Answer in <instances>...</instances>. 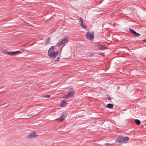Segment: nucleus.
<instances>
[{
    "mask_svg": "<svg viewBox=\"0 0 146 146\" xmlns=\"http://www.w3.org/2000/svg\"><path fill=\"white\" fill-rule=\"evenodd\" d=\"M54 46H52L49 49L48 54H49L53 52V51L54 50Z\"/></svg>",
    "mask_w": 146,
    "mask_h": 146,
    "instance_id": "nucleus-9",
    "label": "nucleus"
},
{
    "mask_svg": "<svg viewBox=\"0 0 146 146\" xmlns=\"http://www.w3.org/2000/svg\"><path fill=\"white\" fill-rule=\"evenodd\" d=\"M66 117V116L65 115H62L59 118H57L56 120H60L61 121H62L65 119Z\"/></svg>",
    "mask_w": 146,
    "mask_h": 146,
    "instance_id": "nucleus-10",
    "label": "nucleus"
},
{
    "mask_svg": "<svg viewBox=\"0 0 146 146\" xmlns=\"http://www.w3.org/2000/svg\"><path fill=\"white\" fill-rule=\"evenodd\" d=\"M98 46V48L100 49H105L107 48L104 45H99Z\"/></svg>",
    "mask_w": 146,
    "mask_h": 146,
    "instance_id": "nucleus-11",
    "label": "nucleus"
},
{
    "mask_svg": "<svg viewBox=\"0 0 146 146\" xmlns=\"http://www.w3.org/2000/svg\"><path fill=\"white\" fill-rule=\"evenodd\" d=\"M67 104V103L66 101L63 100L62 102L61 103L60 106L61 107L65 106Z\"/></svg>",
    "mask_w": 146,
    "mask_h": 146,
    "instance_id": "nucleus-12",
    "label": "nucleus"
},
{
    "mask_svg": "<svg viewBox=\"0 0 146 146\" xmlns=\"http://www.w3.org/2000/svg\"><path fill=\"white\" fill-rule=\"evenodd\" d=\"M130 31L131 32L133 33L134 34V33L135 32V31L134 30L132 29H130Z\"/></svg>",
    "mask_w": 146,
    "mask_h": 146,
    "instance_id": "nucleus-18",
    "label": "nucleus"
},
{
    "mask_svg": "<svg viewBox=\"0 0 146 146\" xmlns=\"http://www.w3.org/2000/svg\"><path fill=\"white\" fill-rule=\"evenodd\" d=\"M79 21L80 23V25L86 31L88 30V29L87 28L86 25H84L83 24V19L82 18H80L79 19Z\"/></svg>",
    "mask_w": 146,
    "mask_h": 146,
    "instance_id": "nucleus-5",
    "label": "nucleus"
},
{
    "mask_svg": "<svg viewBox=\"0 0 146 146\" xmlns=\"http://www.w3.org/2000/svg\"><path fill=\"white\" fill-rule=\"evenodd\" d=\"M3 52L11 56H14L17 54L18 53H21L22 52L19 51L15 52H8L6 50H4Z\"/></svg>",
    "mask_w": 146,
    "mask_h": 146,
    "instance_id": "nucleus-3",
    "label": "nucleus"
},
{
    "mask_svg": "<svg viewBox=\"0 0 146 146\" xmlns=\"http://www.w3.org/2000/svg\"><path fill=\"white\" fill-rule=\"evenodd\" d=\"M75 91L73 88H70L68 92V93L67 95L64 96L63 98L65 99H67L71 97L74 94Z\"/></svg>",
    "mask_w": 146,
    "mask_h": 146,
    "instance_id": "nucleus-1",
    "label": "nucleus"
},
{
    "mask_svg": "<svg viewBox=\"0 0 146 146\" xmlns=\"http://www.w3.org/2000/svg\"><path fill=\"white\" fill-rule=\"evenodd\" d=\"M60 59V57H58L57 58V59L55 60V62H56L58 61Z\"/></svg>",
    "mask_w": 146,
    "mask_h": 146,
    "instance_id": "nucleus-19",
    "label": "nucleus"
},
{
    "mask_svg": "<svg viewBox=\"0 0 146 146\" xmlns=\"http://www.w3.org/2000/svg\"><path fill=\"white\" fill-rule=\"evenodd\" d=\"M129 139V138L128 137L119 136L117 138L116 142L121 143H124L128 141Z\"/></svg>",
    "mask_w": 146,
    "mask_h": 146,
    "instance_id": "nucleus-2",
    "label": "nucleus"
},
{
    "mask_svg": "<svg viewBox=\"0 0 146 146\" xmlns=\"http://www.w3.org/2000/svg\"><path fill=\"white\" fill-rule=\"evenodd\" d=\"M50 41V38H48L46 39L45 41L46 43L45 44H47L49 43V42Z\"/></svg>",
    "mask_w": 146,
    "mask_h": 146,
    "instance_id": "nucleus-14",
    "label": "nucleus"
},
{
    "mask_svg": "<svg viewBox=\"0 0 146 146\" xmlns=\"http://www.w3.org/2000/svg\"><path fill=\"white\" fill-rule=\"evenodd\" d=\"M68 41V40L67 37H65L61 40L60 42L59 43V46H62L67 43Z\"/></svg>",
    "mask_w": 146,
    "mask_h": 146,
    "instance_id": "nucleus-6",
    "label": "nucleus"
},
{
    "mask_svg": "<svg viewBox=\"0 0 146 146\" xmlns=\"http://www.w3.org/2000/svg\"><path fill=\"white\" fill-rule=\"evenodd\" d=\"M98 54L100 55H102L103 56H105V55L104 53L100 52Z\"/></svg>",
    "mask_w": 146,
    "mask_h": 146,
    "instance_id": "nucleus-16",
    "label": "nucleus"
},
{
    "mask_svg": "<svg viewBox=\"0 0 146 146\" xmlns=\"http://www.w3.org/2000/svg\"><path fill=\"white\" fill-rule=\"evenodd\" d=\"M135 122L136 124L138 125H140L141 123V122L140 121L137 119L135 120Z\"/></svg>",
    "mask_w": 146,
    "mask_h": 146,
    "instance_id": "nucleus-15",
    "label": "nucleus"
},
{
    "mask_svg": "<svg viewBox=\"0 0 146 146\" xmlns=\"http://www.w3.org/2000/svg\"><path fill=\"white\" fill-rule=\"evenodd\" d=\"M37 135H36V133L35 132H33L29 134L26 137L28 139H31L37 136Z\"/></svg>",
    "mask_w": 146,
    "mask_h": 146,
    "instance_id": "nucleus-8",
    "label": "nucleus"
},
{
    "mask_svg": "<svg viewBox=\"0 0 146 146\" xmlns=\"http://www.w3.org/2000/svg\"><path fill=\"white\" fill-rule=\"evenodd\" d=\"M113 105L112 104H108L107 105V107L108 108L111 109L113 108Z\"/></svg>",
    "mask_w": 146,
    "mask_h": 146,
    "instance_id": "nucleus-13",
    "label": "nucleus"
},
{
    "mask_svg": "<svg viewBox=\"0 0 146 146\" xmlns=\"http://www.w3.org/2000/svg\"><path fill=\"white\" fill-rule=\"evenodd\" d=\"M143 41H145V42H146V39H145V40H143Z\"/></svg>",
    "mask_w": 146,
    "mask_h": 146,
    "instance_id": "nucleus-21",
    "label": "nucleus"
},
{
    "mask_svg": "<svg viewBox=\"0 0 146 146\" xmlns=\"http://www.w3.org/2000/svg\"><path fill=\"white\" fill-rule=\"evenodd\" d=\"M134 34L135 35L137 36H140V34H139V33H136V32Z\"/></svg>",
    "mask_w": 146,
    "mask_h": 146,
    "instance_id": "nucleus-17",
    "label": "nucleus"
},
{
    "mask_svg": "<svg viewBox=\"0 0 146 146\" xmlns=\"http://www.w3.org/2000/svg\"><path fill=\"white\" fill-rule=\"evenodd\" d=\"M58 54V51H55L54 52L48 54V55L50 56V58H54Z\"/></svg>",
    "mask_w": 146,
    "mask_h": 146,
    "instance_id": "nucleus-7",
    "label": "nucleus"
},
{
    "mask_svg": "<svg viewBox=\"0 0 146 146\" xmlns=\"http://www.w3.org/2000/svg\"><path fill=\"white\" fill-rule=\"evenodd\" d=\"M87 38L90 40H92L94 38V35L92 33L88 32L86 34Z\"/></svg>",
    "mask_w": 146,
    "mask_h": 146,
    "instance_id": "nucleus-4",
    "label": "nucleus"
},
{
    "mask_svg": "<svg viewBox=\"0 0 146 146\" xmlns=\"http://www.w3.org/2000/svg\"><path fill=\"white\" fill-rule=\"evenodd\" d=\"M44 98H49L50 97V95H46V96H44Z\"/></svg>",
    "mask_w": 146,
    "mask_h": 146,
    "instance_id": "nucleus-20",
    "label": "nucleus"
}]
</instances>
